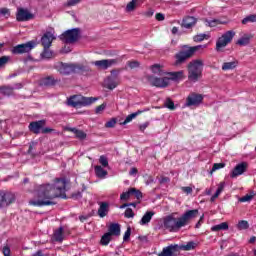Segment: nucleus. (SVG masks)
<instances>
[{
  "label": "nucleus",
  "mask_w": 256,
  "mask_h": 256,
  "mask_svg": "<svg viewBox=\"0 0 256 256\" xmlns=\"http://www.w3.org/2000/svg\"><path fill=\"white\" fill-rule=\"evenodd\" d=\"M15 201V195L11 192H7L2 196L1 206L7 207V205H11Z\"/></svg>",
  "instance_id": "20"
},
{
  "label": "nucleus",
  "mask_w": 256,
  "mask_h": 256,
  "mask_svg": "<svg viewBox=\"0 0 256 256\" xmlns=\"http://www.w3.org/2000/svg\"><path fill=\"white\" fill-rule=\"evenodd\" d=\"M164 229L170 231V233H177L183 228V222L181 218H176L175 214H170L163 219Z\"/></svg>",
  "instance_id": "3"
},
{
  "label": "nucleus",
  "mask_w": 256,
  "mask_h": 256,
  "mask_svg": "<svg viewBox=\"0 0 256 256\" xmlns=\"http://www.w3.org/2000/svg\"><path fill=\"white\" fill-rule=\"evenodd\" d=\"M135 191V188H131L129 189L127 192H123L121 195H120V199L122 201H129V198L132 196L131 193H133Z\"/></svg>",
  "instance_id": "39"
},
{
  "label": "nucleus",
  "mask_w": 256,
  "mask_h": 256,
  "mask_svg": "<svg viewBox=\"0 0 256 256\" xmlns=\"http://www.w3.org/2000/svg\"><path fill=\"white\" fill-rule=\"evenodd\" d=\"M249 41H251V36L249 34H246L242 36L240 39H238L237 45L245 47V45H249Z\"/></svg>",
  "instance_id": "34"
},
{
  "label": "nucleus",
  "mask_w": 256,
  "mask_h": 256,
  "mask_svg": "<svg viewBox=\"0 0 256 256\" xmlns=\"http://www.w3.org/2000/svg\"><path fill=\"white\" fill-rule=\"evenodd\" d=\"M154 13H155V10L150 8L146 12H144V15L145 17H153Z\"/></svg>",
  "instance_id": "59"
},
{
  "label": "nucleus",
  "mask_w": 256,
  "mask_h": 256,
  "mask_svg": "<svg viewBox=\"0 0 256 256\" xmlns=\"http://www.w3.org/2000/svg\"><path fill=\"white\" fill-rule=\"evenodd\" d=\"M61 41L64 43H75L77 39H79V28H74L72 30H68L64 32L60 36Z\"/></svg>",
  "instance_id": "8"
},
{
  "label": "nucleus",
  "mask_w": 256,
  "mask_h": 256,
  "mask_svg": "<svg viewBox=\"0 0 256 256\" xmlns=\"http://www.w3.org/2000/svg\"><path fill=\"white\" fill-rule=\"evenodd\" d=\"M119 61H121V58L98 60V61L92 62V64L98 67V69L105 70V69H109V67H113V65H117Z\"/></svg>",
  "instance_id": "12"
},
{
  "label": "nucleus",
  "mask_w": 256,
  "mask_h": 256,
  "mask_svg": "<svg viewBox=\"0 0 256 256\" xmlns=\"http://www.w3.org/2000/svg\"><path fill=\"white\" fill-rule=\"evenodd\" d=\"M65 187H67V180L65 178H57L54 184H45L38 187L36 190L37 199L29 201V205L34 207H45L47 205H53L52 199L61 197L65 199Z\"/></svg>",
  "instance_id": "1"
},
{
  "label": "nucleus",
  "mask_w": 256,
  "mask_h": 256,
  "mask_svg": "<svg viewBox=\"0 0 256 256\" xmlns=\"http://www.w3.org/2000/svg\"><path fill=\"white\" fill-rule=\"evenodd\" d=\"M129 237H131V228H128L124 234L123 240L129 241Z\"/></svg>",
  "instance_id": "57"
},
{
  "label": "nucleus",
  "mask_w": 256,
  "mask_h": 256,
  "mask_svg": "<svg viewBox=\"0 0 256 256\" xmlns=\"http://www.w3.org/2000/svg\"><path fill=\"white\" fill-rule=\"evenodd\" d=\"M112 237H119L121 235V226L117 223H111L108 226V232Z\"/></svg>",
  "instance_id": "22"
},
{
  "label": "nucleus",
  "mask_w": 256,
  "mask_h": 256,
  "mask_svg": "<svg viewBox=\"0 0 256 256\" xmlns=\"http://www.w3.org/2000/svg\"><path fill=\"white\" fill-rule=\"evenodd\" d=\"M203 75V62L201 60H194L188 65V79L192 83H197Z\"/></svg>",
  "instance_id": "2"
},
{
  "label": "nucleus",
  "mask_w": 256,
  "mask_h": 256,
  "mask_svg": "<svg viewBox=\"0 0 256 256\" xmlns=\"http://www.w3.org/2000/svg\"><path fill=\"white\" fill-rule=\"evenodd\" d=\"M81 3V0H67V7H75V5H79Z\"/></svg>",
  "instance_id": "51"
},
{
  "label": "nucleus",
  "mask_w": 256,
  "mask_h": 256,
  "mask_svg": "<svg viewBox=\"0 0 256 256\" xmlns=\"http://www.w3.org/2000/svg\"><path fill=\"white\" fill-rule=\"evenodd\" d=\"M179 254V245H170L162 250L159 256H177Z\"/></svg>",
  "instance_id": "17"
},
{
  "label": "nucleus",
  "mask_w": 256,
  "mask_h": 256,
  "mask_svg": "<svg viewBox=\"0 0 256 256\" xmlns=\"http://www.w3.org/2000/svg\"><path fill=\"white\" fill-rule=\"evenodd\" d=\"M42 57L44 59H51V57H53V52L51 50H49V48H44V51L42 53Z\"/></svg>",
  "instance_id": "44"
},
{
  "label": "nucleus",
  "mask_w": 256,
  "mask_h": 256,
  "mask_svg": "<svg viewBox=\"0 0 256 256\" xmlns=\"http://www.w3.org/2000/svg\"><path fill=\"white\" fill-rule=\"evenodd\" d=\"M227 229H229V225L226 222H223L218 225L212 226L211 231H227Z\"/></svg>",
  "instance_id": "33"
},
{
  "label": "nucleus",
  "mask_w": 256,
  "mask_h": 256,
  "mask_svg": "<svg viewBox=\"0 0 256 256\" xmlns=\"http://www.w3.org/2000/svg\"><path fill=\"white\" fill-rule=\"evenodd\" d=\"M2 253L4 256H11V248H9V246H4L2 249Z\"/></svg>",
  "instance_id": "54"
},
{
  "label": "nucleus",
  "mask_w": 256,
  "mask_h": 256,
  "mask_svg": "<svg viewBox=\"0 0 256 256\" xmlns=\"http://www.w3.org/2000/svg\"><path fill=\"white\" fill-rule=\"evenodd\" d=\"M132 196L134 195V197H136V199H141L143 197V194L141 193V191L137 190L134 188V191L131 192Z\"/></svg>",
  "instance_id": "53"
},
{
  "label": "nucleus",
  "mask_w": 256,
  "mask_h": 256,
  "mask_svg": "<svg viewBox=\"0 0 256 256\" xmlns=\"http://www.w3.org/2000/svg\"><path fill=\"white\" fill-rule=\"evenodd\" d=\"M147 127H149V122H145L143 124H140L139 130L143 133L145 131V129H147Z\"/></svg>",
  "instance_id": "61"
},
{
  "label": "nucleus",
  "mask_w": 256,
  "mask_h": 256,
  "mask_svg": "<svg viewBox=\"0 0 256 256\" xmlns=\"http://www.w3.org/2000/svg\"><path fill=\"white\" fill-rule=\"evenodd\" d=\"M156 20L157 21H165V15H163L162 13H157Z\"/></svg>",
  "instance_id": "63"
},
{
  "label": "nucleus",
  "mask_w": 256,
  "mask_h": 256,
  "mask_svg": "<svg viewBox=\"0 0 256 256\" xmlns=\"http://www.w3.org/2000/svg\"><path fill=\"white\" fill-rule=\"evenodd\" d=\"M195 247H197V243L190 241L187 244L178 246V251H193V249H195Z\"/></svg>",
  "instance_id": "30"
},
{
  "label": "nucleus",
  "mask_w": 256,
  "mask_h": 256,
  "mask_svg": "<svg viewBox=\"0 0 256 256\" xmlns=\"http://www.w3.org/2000/svg\"><path fill=\"white\" fill-rule=\"evenodd\" d=\"M203 102V95L197 94V93H191L187 98H186V107H197V105H201Z\"/></svg>",
  "instance_id": "10"
},
{
  "label": "nucleus",
  "mask_w": 256,
  "mask_h": 256,
  "mask_svg": "<svg viewBox=\"0 0 256 256\" xmlns=\"http://www.w3.org/2000/svg\"><path fill=\"white\" fill-rule=\"evenodd\" d=\"M149 82L151 85L154 87H160V88H165L169 85V78L163 77V78H158V77H150Z\"/></svg>",
  "instance_id": "14"
},
{
  "label": "nucleus",
  "mask_w": 256,
  "mask_h": 256,
  "mask_svg": "<svg viewBox=\"0 0 256 256\" xmlns=\"http://www.w3.org/2000/svg\"><path fill=\"white\" fill-rule=\"evenodd\" d=\"M41 85H44L46 87H49L51 85H55V78L52 76H48L46 78H43L40 82Z\"/></svg>",
  "instance_id": "35"
},
{
  "label": "nucleus",
  "mask_w": 256,
  "mask_h": 256,
  "mask_svg": "<svg viewBox=\"0 0 256 256\" xmlns=\"http://www.w3.org/2000/svg\"><path fill=\"white\" fill-rule=\"evenodd\" d=\"M1 15L7 19V18L10 17L11 12L7 8H2L1 9Z\"/></svg>",
  "instance_id": "52"
},
{
  "label": "nucleus",
  "mask_w": 256,
  "mask_h": 256,
  "mask_svg": "<svg viewBox=\"0 0 256 256\" xmlns=\"http://www.w3.org/2000/svg\"><path fill=\"white\" fill-rule=\"evenodd\" d=\"M151 71L152 73H154L155 75H165V71H163V66L159 65V64H154L151 66Z\"/></svg>",
  "instance_id": "32"
},
{
  "label": "nucleus",
  "mask_w": 256,
  "mask_h": 256,
  "mask_svg": "<svg viewBox=\"0 0 256 256\" xmlns=\"http://www.w3.org/2000/svg\"><path fill=\"white\" fill-rule=\"evenodd\" d=\"M256 21V15L255 14H251L249 16H247L246 18H244L242 20L243 25H247V23H255Z\"/></svg>",
  "instance_id": "41"
},
{
  "label": "nucleus",
  "mask_w": 256,
  "mask_h": 256,
  "mask_svg": "<svg viewBox=\"0 0 256 256\" xmlns=\"http://www.w3.org/2000/svg\"><path fill=\"white\" fill-rule=\"evenodd\" d=\"M127 67H129L130 69H137V67H139V62L138 61H128Z\"/></svg>",
  "instance_id": "50"
},
{
  "label": "nucleus",
  "mask_w": 256,
  "mask_h": 256,
  "mask_svg": "<svg viewBox=\"0 0 256 256\" xmlns=\"http://www.w3.org/2000/svg\"><path fill=\"white\" fill-rule=\"evenodd\" d=\"M239 65V61L233 60L231 62H225L222 65V71H232V69H235Z\"/></svg>",
  "instance_id": "27"
},
{
  "label": "nucleus",
  "mask_w": 256,
  "mask_h": 256,
  "mask_svg": "<svg viewBox=\"0 0 256 256\" xmlns=\"http://www.w3.org/2000/svg\"><path fill=\"white\" fill-rule=\"evenodd\" d=\"M166 77L169 79L170 81H181V79H185V71L180 70L177 72H168L166 73Z\"/></svg>",
  "instance_id": "19"
},
{
  "label": "nucleus",
  "mask_w": 256,
  "mask_h": 256,
  "mask_svg": "<svg viewBox=\"0 0 256 256\" xmlns=\"http://www.w3.org/2000/svg\"><path fill=\"white\" fill-rule=\"evenodd\" d=\"M72 133L75 134V136L77 137V139H85V137H87V134H85V132H83L82 130H78V129H71Z\"/></svg>",
  "instance_id": "40"
},
{
  "label": "nucleus",
  "mask_w": 256,
  "mask_h": 256,
  "mask_svg": "<svg viewBox=\"0 0 256 256\" xmlns=\"http://www.w3.org/2000/svg\"><path fill=\"white\" fill-rule=\"evenodd\" d=\"M105 107H107V104L103 103V104H101L100 106H98V107L96 108L95 112H96L97 114L103 113V111H105Z\"/></svg>",
  "instance_id": "56"
},
{
  "label": "nucleus",
  "mask_w": 256,
  "mask_h": 256,
  "mask_svg": "<svg viewBox=\"0 0 256 256\" xmlns=\"http://www.w3.org/2000/svg\"><path fill=\"white\" fill-rule=\"evenodd\" d=\"M222 191H225V182H220L218 184V188H217L215 194L212 195V197L210 198L211 203H214V201L219 197V195H221Z\"/></svg>",
  "instance_id": "29"
},
{
  "label": "nucleus",
  "mask_w": 256,
  "mask_h": 256,
  "mask_svg": "<svg viewBox=\"0 0 256 256\" xmlns=\"http://www.w3.org/2000/svg\"><path fill=\"white\" fill-rule=\"evenodd\" d=\"M56 69H58L61 75H71V73H79V71H82L83 66L79 64H67L61 62L56 66Z\"/></svg>",
  "instance_id": "5"
},
{
  "label": "nucleus",
  "mask_w": 256,
  "mask_h": 256,
  "mask_svg": "<svg viewBox=\"0 0 256 256\" xmlns=\"http://www.w3.org/2000/svg\"><path fill=\"white\" fill-rule=\"evenodd\" d=\"M111 234L106 232L102 237H101V240H100V243L101 245H109V243H111Z\"/></svg>",
  "instance_id": "38"
},
{
  "label": "nucleus",
  "mask_w": 256,
  "mask_h": 256,
  "mask_svg": "<svg viewBox=\"0 0 256 256\" xmlns=\"http://www.w3.org/2000/svg\"><path fill=\"white\" fill-rule=\"evenodd\" d=\"M115 73L116 71L112 70L111 75L104 80V86L111 91H113V89H116V87L119 85V78L117 77V75H115Z\"/></svg>",
  "instance_id": "11"
},
{
  "label": "nucleus",
  "mask_w": 256,
  "mask_h": 256,
  "mask_svg": "<svg viewBox=\"0 0 256 256\" xmlns=\"http://www.w3.org/2000/svg\"><path fill=\"white\" fill-rule=\"evenodd\" d=\"M198 216H199L198 209L188 210L180 217V221H182V225L186 227V225H189V221H191V219H195V217H198Z\"/></svg>",
  "instance_id": "13"
},
{
  "label": "nucleus",
  "mask_w": 256,
  "mask_h": 256,
  "mask_svg": "<svg viewBox=\"0 0 256 256\" xmlns=\"http://www.w3.org/2000/svg\"><path fill=\"white\" fill-rule=\"evenodd\" d=\"M205 37H207V35H205V34L196 35V36H194V41H196V42L204 41Z\"/></svg>",
  "instance_id": "55"
},
{
  "label": "nucleus",
  "mask_w": 256,
  "mask_h": 256,
  "mask_svg": "<svg viewBox=\"0 0 256 256\" xmlns=\"http://www.w3.org/2000/svg\"><path fill=\"white\" fill-rule=\"evenodd\" d=\"M129 175H137V168H131Z\"/></svg>",
  "instance_id": "64"
},
{
  "label": "nucleus",
  "mask_w": 256,
  "mask_h": 256,
  "mask_svg": "<svg viewBox=\"0 0 256 256\" xmlns=\"http://www.w3.org/2000/svg\"><path fill=\"white\" fill-rule=\"evenodd\" d=\"M54 241H63V227H60L59 229L54 231Z\"/></svg>",
  "instance_id": "37"
},
{
  "label": "nucleus",
  "mask_w": 256,
  "mask_h": 256,
  "mask_svg": "<svg viewBox=\"0 0 256 256\" xmlns=\"http://www.w3.org/2000/svg\"><path fill=\"white\" fill-rule=\"evenodd\" d=\"M225 167L224 163H215L212 167L211 173H215V171H218V169H223Z\"/></svg>",
  "instance_id": "48"
},
{
  "label": "nucleus",
  "mask_w": 256,
  "mask_h": 256,
  "mask_svg": "<svg viewBox=\"0 0 256 256\" xmlns=\"http://www.w3.org/2000/svg\"><path fill=\"white\" fill-rule=\"evenodd\" d=\"M94 171L96 173V176H98L100 179H105V177H107V171L99 165L94 167Z\"/></svg>",
  "instance_id": "31"
},
{
  "label": "nucleus",
  "mask_w": 256,
  "mask_h": 256,
  "mask_svg": "<svg viewBox=\"0 0 256 256\" xmlns=\"http://www.w3.org/2000/svg\"><path fill=\"white\" fill-rule=\"evenodd\" d=\"M36 45H37V43H35V41H30V42H27L24 44H19L12 49V53H14V55H21L23 53H29V51H31V49H34V47Z\"/></svg>",
  "instance_id": "9"
},
{
  "label": "nucleus",
  "mask_w": 256,
  "mask_h": 256,
  "mask_svg": "<svg viewBox=\"0 0 256 256\" xmlns=\"http://www.w3.org/2000/svg\"><path fill=\"white\" fill-rule=\"evenodd\" d=\"M182 191L184 193H186L187 195L193 193V188L189 187V186H186V187H182Z\"/></svg>",
  "instance_id": "60"
},
{
  "label": "nucleus",
  "mask_w": 256,
  "mask_h": 256,
  "mask_svg": "<svg viewBox=\"0 0 256 256\" xmlns=\"http://www.w3.org/2000/svg\"><path fill=\"white\" fill-rule=\"evenodd\" d=\"M11 59V57L9 56H2L1 57V67H3V65H5L7 62H9Z\"/></svg>",
  "instance_id": "58"
},
{
  "label": "nucleus",
  "mask_w": 256,
  "mask_h": 256,
  "mask_svg": "<svg viewBox=\"0 0 256 256\" xmlns=\"http://www.w3.org/2000/svg\"><path fill=\"white\" fill-rule=\"evenodd\" d=\"M153 215H155V212L153 211H147L142 219L140 220V225H148V223H151V220L153 219Z\"/></svg>",
  "instance_id": "26"
},
{
  "label": "nucleus",
  "mask_w": 256,
  "mask_h": 256,
  "mask_svg": "<svg viewBox=\"0 0 256 256\" xmlns=\"http://www.w3.org/2000/svg\"><path fill=\"white\" fill-rule=\"evenodd\" d=\"M196 23L197 18L193 16H187L182 20V27H184V29H191L192 27H195Z\"/></svg>",
  "instance_id": "21"
},
{
  "label": "nucleus",
  "mask_w": 256,
  "mask_h": 256,
  "mask_svg": "<svg viewBox=\"0 0 256 256\" xmlns=\"http://www.w3.org/2000/svg\"><path fill=\"white\" fill-rule=\"evenodd\" d=\"M95 101H97V98L95 97L75 95L68 99V105L70 107H87V105H92V103H95Z\"/></svg>",
  "instance_id": "4"
},
{
  "label": "nucleus",
  "mask_w": 256,
  "mask_h": 256,
  "mask_svg": "<svg viewBox=\"0 0 256 256\" xmlns=\"http://www.w3.org/2000/svg\"><path fill=\"white\" fill-rule=\"evenodd\" d=\"M141 0H131L125 8L126 13H133L135 9H137V6L139 5Z\"/></svg>",
  "instance_id": "28"
},
{
  "label": "nucleus",
  "mask_w": 256,
  "mask_h": 256,
  "mask_svg": "<svg viewBox=\"0 0 256 256\" xmlns=\"http://www.w3.org/2000/svg\"><path fill=\"white\" fill-rule=\"evenodd\" d=\"M164 105L167 109H170V111H175V103L173 100H171V98H167Z\"/></svg>",
  "instance_id": "42"
},
{
  "label": "nucleus",
  "mask_w": 256,
  "mask_h": 256,
  "mask_svg": "<svg viewBox=\"0 0 256 256\" xmlns=\"http://www.w3.org/2000/svg\"><path fill=\"white\" fill-rule=\"evenodd\" d=\"M146 111H149V108H145L143 110H138L126 117V119L123 122V125H127V123H131L133 119H136L138 115H141V113H146Z\"/></svg>",
  "instance_id": "25"
},
{
  "label": "nucleus",
  "mask_w": 256,
  "mask_h": 256,
  "mask_svg": "<svg viewBox=\"0 0 256 256\" xmlns=\"http://www.w3.org/2000/svg\"><path fill=\"white\" fill-rule=\"evenodd\" d=\"M247 171V163L242 162L235 166L232 170L230 177L235 179V177H239V175H243Z\"/></svg>",
  "instance_id": "16"
},
{
  "label": "nucleus",
  "mask_w": 256,
  "mask_h": 256,
  "mask_svg": "<svg viewBox=\"0 0 256 256\" xmlns=\"http://www.w3.org/2000/svg\"><path fill=\"white\" fill-rule=\"evenodd\" d=\"M169 177H165V176H161L159 179V183L163 184V183H169Z\"/></svg>",
  "instance_id": "62"
},
{
  "label": "nucleus",
  "mask_w": 256,
  "mask_h": 256,
  "mask_svg": "<svg viewBox=\"0 0 256 256\" xmlns=\"http://www.w3.org/2000/svg\"><path fill=\"white\" fill-rule=\"evenodd\" d=\"M207 45H198L194 47H190L188 50L179 52L176 54V65H180V63H183L186 59H189L196 51H199V49H206Z\"/></svg>",
  "instance_id": "6"
},
{
  "label": "nucleus",
  "mask_w": 256,
  "mask_h": 256,
  "mask_svg": "<svg viewBox=\"0 0 256 256\" xmlns=\"http://www.w3.org/2000/svg\"><path fill=\"white\" fill-rule=\"evenodd\" d=\"M235 37V32L233 30H229L224 33L221 37L218 38L216 42V51H221L223 47H227L233 38Z\"/></svg>",
  "instance_id": "7"
},
{
  "label": "nucleus",
  "mask_w": 256,
  "mask_h": 256,
  "mask_svg": "<svg viewBox=\"0 0 256 256\" xmlns=\"http://www.w3.org/2000/svg\"><path fill=\"white\" fill-rule=\"evenodd\" d=\"M56 37L55 34H53V32H46L41 39V43L43 45L44 48H49L51 47V44L53 43V41H55Z\"/></svg>",
  "instance_id": "18"
},
{
  "label": "nucleus",
  "mask_w": 256,
  "mask_h": 256,
  "mask_svg": "<svg viewBox=\"0 0 256 256\" xmlns=\"http://www.w3.org/2000/svg\"><path fill=\"white\" fill-rule=\"evenodd\" d=\"M219 24H221V22L217 19L206 20V25H208V27H217Z\"/></svg>",
  "instance_id": "46"
},
{
  "label": "nucleus",
  "mask_w": 256,
  "mask_h": 256,
  "mask_svg": "<svg viewBox=\"0 0 256 256\" xmlns=\"http://www.w3.org/2000/svg\"><path fill=\"white\" fill-rule=\"evenodd\" d=\"M237 228L240 231H243L245 229H249V222H247L245 220L239 221L238 224H237Z\"/></svg>",
  "instance_id": "43"
},
{
  "label": "nucleus",
  "mask_w": 256,
  "mask_h": 256,
  "mask_svg": "<svg viewBox=\"0 0 256 256\" xmlns=\"http://www.w3.org/2000/svg\"><path fill=\"white\" fill-rule=\"evenodd\" d=\"M124 216L127 219H131V218L135 217V213H133V210L131 208H127L125 213H124Z\"/></svg>",
  "instance_id": "49"
},
{
  "label": "nucleus",
  "mask_w": 256,
  "mask_h": 256,
  "mask_svg": "<svg viewBox=\"0 0 256 256\" xmlns=\"http://www.w3.org/2000/svg\"><path fill=\"white\" fill-rule=\"evenodd\" d=\"M45 125V120H40L36 122H32L29 124V129L32 131V133H40L41 129H43V126Z\"/></svg>",
  "instance_id": "23"
},
{
  "label": "nucleus",
  "mask_w": 256,
  "mask_h": 256,
  "mask_svg": "<svg viewBox=\"0 0 256 256\" xmlns=\"http://www.w3.org/2000/svg\"><path fill=\"white\" fill-rule=\"evenodd\" d=\"M33 17V14L25 8H18L16 19L17 21H29Z\"/></svg>",
  "instance_id": "15"
},
{
  "label": "nucleus",
  "mask_w": 256,
  "mask_h": 256,
  "mask_svg": "<svg viewBox=\"0 0 256 256\" xmlns=\"http://www.w3.org/2000/svg\"><path fill=\"white\" fill-rule=\"evenodd\" d=\"M99 163L102 167H109V160L106 158L105 155L100 156Z\"/></svg>",
  "instance_id": "45"
},
{
  "label": "nucleus",
  "mask_w": 256,
  "mask_h": 256,
  "mask_svg": "<svg viewBox=\"0 0 256 256\" xmlns=\"http://www.w3.org/2000/svg\"><path fill=\"white\" fill-rule=\"evenodd\" d=\"M100 207L98 209V215L99 217H107L109 213V203L108 202H100L99 203Z\"/></svg>",
  "instance_id": "24"
},
{
  "label": "nucleus",
  "mask_w": 256,
  "mask_h": 256,
  "mask_svg": "<svg viewBox=\"0 0 256 256\" xmlns=\"http://www.w3.org/2000/svg\"><path fill=\"white\" fill-rule=\"evenodd\" d=\"M117 125V120L115 118H112L110 121L106 122L105 127L107 129H111Z\"/></svg>",
  "instance_id": "47"
},
{
  "label": "nucleus",
  "mask_w": 256,
  "mask_h": 256,
  "mask_svg": "<svg viewBox=\"0 0 256 256\" xmlns=\"http://www.w3.org/2000/svg\"><path fill=\"white\" fill-rule=\"evenodd\" d=\"M253 197H255V192L251 191L249 194H246L245 196L241 197L239 199L240 203H249L253 200Z\"/></svg>",
  "instance_id": "36"
}]
</instances>
